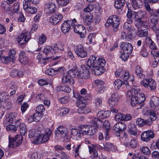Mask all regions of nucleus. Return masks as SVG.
<instances>
[{
  "label": "nucleus",
  "mask_w": 159,
  "mask_h": 159,
  "mask_svg": "<svg viewBox=\"0 0 159 159\" xmlns=\"http://www.w3.org/2000/svg\"><path fill=\"white\" fill-rule=\"evenodd\" d=\"M137 144V140L136 138L134 139H132L129 143V145L132 148H135Z\"/></svg>",
  "instance_id": "nucleus-58"
},
{
  "label": "nucleus",
  "mask_w": 159,
  "mask_h": 159,
  "mask_svg": "<svg viewBox=\"0 0 159 159\" xmlns=\"http://www.w3.org/2000/svg\"><path fill=\"white\" fill-rule=\"evenodd\" d=\"M137 16L138 19L145 18L147 17V14L146 12L144 11L139 10L137 12Z\"/></svg>",
  "instance_id": "nucleus-45"
},
{
  "label": "nucleus",
  "mask_w": 159,
  "mask_h": 159,
  "mask_svg": "<svg viewBox=\"0 0 159 159\" xmlns=\"http://www.w3.org/2000/svg\"><path fill=\"white\" fill-rule=\"evenodd\" d=\"M102 128L105 129V137L106 140H107L109 138L108 135L109 131L110 129V124L108 120H105L103 124Z\"/></svg>",
  "instance_id": "nucleus-29"
},
{
  "label": "nucleus",
  "mask_w": 159,
  "mask_h": 159,
  "mask_svg": "<svg viewBox=\"0 0 159 159\" xmlns=\"http://www.w3.org/2000/svg\"><path fill=\"white\" fill-rule=\"evenodd\" d=\"M139 88L133 89L128 91L127 98L130 99V103L132 107L136 106L140 104L145 100L144 94L140 92Z\"/></svg>",
  "instance_id": "nucleus-2"
},
{
  "label": "nucleus",
  "mask_w": 159,
  "mask_h": 159,
  "mask_svg": "<svg viewBox=\"0 0 159 159\" xmlns=\"http://www.w3.org/2000/svg\"><path fill=\"white\" fill-rule=\"evenodd\" d=\"M154 137L153 132L152 130H148L143 132L141 135V139L143 141L147 142L150 140Z\"/></svg>",
  "instance_id": "nucleus-14"
},
{
  "label": "nucleus",
  "mask_w": 159,
  "mask_h": 159,
  "mask_svg": "<svg viewBox=\"0 0 159 159\" xmlns=\"http://www.w3.org/2000/svg\"><path fill=\"white\" fill-rule=\"evenodd\" d=\"M149 105L150 107L155 110H159V98L156 96H153L151 99Z\"/></svg>",
  "instance_id": "nucleus-19"
},
{
  "label": "nucleus",
  "mask_w": 159,
  "mask_h": 159,
  "mask_svg": "<svg viewBox=\"0 0 159 159\" xmlns=\"http://www.w3.org/2000/svg\"><path fill=\"white\" fill-rule=\"evenodd\" d=\"M69 109L66 107H62L59 108L56 111V113L60 116H62L66 115L69 112Z\"/></svg>",
  "instance_id": "nucleus-36"
},
{
  "label": "nucleus",
  "mask_w": 159,
  "mask_h": 159,
  "mask_svg": "<svg viewBox=\"0 0 159 159\" xmlns=\"http://www.w3.org/2000/svg\"><path fill=\"white\" fill-rule=\"evenodd\" d=\"M15 59V58L13 57V56L11 57V56L9 55L7 57H2L1 61L2 62L6 64L9 61H12L13 62Z\"/></svg>",
  "instance_id": "nucleus-44"
},
{
  "label": "nucleus",
  "mask_w": 159,
  "mask_h": 159,
  "mask_svg": "<svg viewBox=\"0 0 159 159\" xmlns=\"http://www.w3.org/2000/svg\"><path fill=\"white\" fill-rule=\"evenodd\" d=\"M109 19H111V26L113 29L114 31H116L118 29L120 24V19L116 15H113L110 16Z\"/></svg>",
  "instance_id": "nucleus-17"
},
{
  "label": "nucleus",
  "mask_w": 159,
  "mask_h": 159,
  "mask_svg": "<svg viewBox=\"0 0 159 159\" xmlns=\"http://www.w3.org/2000/svg\"><path fill=\"white\" fill-rule=\"evenodd\" d=\"M62 82L64 84L66 83L70 85L73 84L75 82L73 79L69 75V73L63 74Z\"/></svg>",
  "instance_id": "nucleus-22"
},
{
  "label": "nucleus",
  "mask_w": 159,
  "mask_h": 159,
  "mask_svg": "<svg viewBox=\"0 0 159 159\" xmlns=\"http://www.w3.org/2000/svg\"><path fill=\"white\" fill-rule=\"evenodd\" d=\"M69 132V129L63 126H59L56 133L61 135L62 138H64L67 136Z\"/></svg>",
  "instance_id": "nucleus-25"
},
{
  "label": "nucleus",
  "mask_w": 159,
  "mask_h": 159,
  "mask_svg": "<svg viewBox=\"0 0 159 159\" xmlns=\"http://www.w3.org/2000/svg\"><path fill=\"white\" fill-rule=\"evenodd\" d=\"M133 22V20H128L124 24V29L130 32L134 31L135 30V29L134 26L131 25Z\"/></svg>",
  "instance_id": "nucleus-26"
},
{
  "label": "nucleus",
  "mask_w": 159,
  "mask_h": 159,
  "mask_svg": "<svg viewBox=\"0 0 159 159\" xmlns=\"http://www.w3.org/2000/svg\"><path fill=\"white\" fill-rule=\"evenodd\" d=\"M80 94L79 96V99L80 100H89L90 97L89 94L87 93V91L85 89H82L80 91Z\"/></svg>",
  "instance_id": "nucleus-32"
},
{
  "label": "nucleus",
  "mask_w": 159,
  "mask_h": 159,
  "mask_svg": "<svg viewBox=\"0 0 159 159\" xmlns=\"http://www.w3.org/2000/svg\"><path fill=\"white\" fill-rule=\"evenodd\" d=\"M47 38L46 36L43 34H42L39 37V44H42L46 42Z\"/></svg>",
  "instance_id": "nucleus-51"
},
{
  "label": "nucleus",
  "mask_w": 159,
  "mask_h": 159,
  "mask_svg": "<svg viewBox=\"0 0 159 159\" xmlns=\"http://www.w3.org/2000/svg\"><path fill=\"white\" fill-rule=\"evenodd\" d=\"M149 115V118L151 121L155 120L157 119L156 115L158 112L155 110H150L147 111Z\"/></svg>",
  "instance_id": "nucleus-39"
},
{
  "label": "nucleus",
  "mask_w": 159,
  "mask_h": 159,
  "mask_svg": "<svg viewBox=\"0 0 159 159\" xmlns=\"http://www.w3.org/2000/svg\"><path fill=\"white\" fill-rule=\"evenodd\" d=\"M58 6L64 7L67 5L69 0H57Z\"/></svg>",
  "instance_id": "nucleus-52"
},
{
  "label": "nucleus",
  "mask_w": 159,
  "mask_h": 159,
  "mask_svg": "<svg viewBox=\"0 0 159 159\" xmlns=\"http://www.w3.org/2000/svg\"><path fill=\"white\" fill-rule=\"evenodd\" d=\"M148 52L147 51L145 48L143 47L142 49L140 52L141 55L143 57H145L148 56Z\"/></svg>",
  "instance_id": "nucleus-63"
},
{
  "label": "nucleus",
  "mask_w": 159,
  "mask_h": 159,
  "mask_svg": "<svg viewBox=\"0 0 159 159\" xmlns=\"http://www.w3.org/2000/svg\"><path fill=\"white\" fill-rule=\"evenodd\" d=\"M75 51L78 57H79L84 58L87 56V52L84 50L83 46L82 45L76 46Z\"/></svg>",
  "instance_id": "nucleus-16"
},
{
  "label": "nucleus",
  "mask_w": 159,
  "mask_h": 159,
  "mask_svg": "<svg viewBox=\"0 0 159 159\" xmlns=\"http://www.w3.org/2000/svg\"><path fill=\"white\" fill-rule=\"evenodd\" d=\"M19 59V61L23 64H27L29 60L24 51H21L20 53Z\"/></svg>",
  "instance_id": "nucleus-31"
},
{
  "label": "nucleus",
  "mask_w": 159,
  "mask_h": 159,
  "mask_svg": "<svg viewBox=\"0 0 159 159\" xmlns=\"http://www.w3.org/2000/svg\"><path fill=\"white\" fill-rule=\"evenodd\" d=\"M118 102V98L115 93H113L111 95L108 102L110 106L112 107L117 105Z\"/></svg>",
  "instance_id": "nucleus-27"
},
{
  "label": "nucleus",
  "mask_w": 159,
  "mask_h": 159,
  "mask_svg": "<svg viewBox=\"0 0 159 159\" xmlns=\"http://www.w3.org/2000/svg\"><path fill=\"white\" fill-rule=\"evenodd\" d=\"M106 63L105 60L102 58H98L96 61V57L93 55L90 56L86 63L88 66L90 68L92 67V70L97 75H100L104 72Z\"/></svg>",
  "instance_id": "nucleus-1"
},
{
  "label": "nucleus",
  "mask_w": 159,
  "mask_h": 159,
  "mask_svg": "<svg viewBox=\"0 0 159 159\" xmlns=\"http://www.w3.org/2000/svg\"><path fill=\"white\" fill-rule=\"evenodd\" d=\"M135 72L138 78L142 79L144 78L145 75L143 73V70L140 66L137 65L136 66Z\"/></svg>",
  "instance_id": "nucleus-37"
},
{
  "label": "nucleus",
  "mask_w": 159,
  "mask_h": 159,
  "mask_svg": "<svg viewBox=\"0 0 159 159\" xmlns=\"http://www.w3.org/2000/svg\"><path fill=\"white\" fill-rule=\"evenodd\" d=\"M76 22V20H68L64 21L61 27V31L64 34H66L70 30L71 27L74 26L75 23Z\"/></svg>",
  "instance_id": "nucleus-5"
},
{
  "label": "nucleus",
  "mask_w": 159,
  "mask_h": 159,
  "mask_svg": "<svg viewBox=\"0 0 159 159\" xmlns=\"http://www.w3.org/2000/svg\"><path fill=\"white\" fill-rule=\"evenodd\" d=\"M20 119H19L15 121L16 125L17 126V128L20 130L26 128L25 125L24 123L20 122Z\"/></svg>",
  "instance_id": "nucleus-49"
},
{
  "label": "nucleus",
  "mask_w": 159,
  "mask_h": 159,
  "mask_svg": "<svg viewBox=\"0 0 159 159\" xmlns=\"http://www.w3.org/2000/svg\"><path fill=\"white\" fill-rule=\"evenodd\" d=\"M125 3V0H116L114 6L117 9H121L123 7Z\"/></svg>",
  "instance_id": "nucleus-42"
},
{
  "label": "nucleus",
  "mask_w": 159,
  "mask_h": 159,
  "mask_svg": "<svg viewBox=\"0 0 159 159\" xmlns=\"http://www.w3.org/2000/svg\"><path fill=\"white\" fill-rule=\"evenodd\" d=\"M70 99V98L69 96H66L60 98L59 99V101L61 103L66 104L69 102Z\"/></svg>",
  "instance_id": "nucleus-54"
},
{
  "label": "nucleus",
  "mask_w": 159,
  "mask_h": 159,
  "mask_svg": "<svg viewBox=\"0 0 159 159\" xmlns=\"http://www.w3.org/2000/svg\"><path fill=\"white\" fill-rule=\"evenodd\" d=\"M52 132L49 128H47L45 130V134H40L37 137L35 141V143H43L48 141L50 136Z\"/></svg>",
  "instance_id": "nucleus-4"
},
{
  "label": "nucleus",
  "mask_w": 159,
  "mask_h": 159,
  "mask_svg": "<svg viewBox=\"0 0 159 159\" xmlns=\"http://www.w3.org/2000/svg\"><path fill=\"white\" fill-rule=\"evenodd\" d=\"M159 17V9L155 11L154 14L149 17L150 21L152 24V26L153 28H155L157 24L158 17Z\"/></svg>",
  "instance_id": "nucleus-18"
},
{
  "label": "nucleus",
  "mask_w": 159,
  "mask_h": 159,
  "mask_svg": "<svg viewBox=\"0 0 159 159\" xmlns=\"http://www.w3.org/2000/svg\"><path fill=\"white\" fill-rule=\"evenodd\" d=\"M16 126V125L14 126L12 125H10L6 126L7 130V131L12 130L13 131H15L17 129V126Z\"/></svg>",
  "instance_id": "nucleus-62"
},
{
  "label": "nucleus",
  "mask_w": 159,
  "mask_h": 159,
  "mask_svg": "<svg viewBox=\"0 0 159 159\" xmlns=\"http://www.w3.org/2000/svg\"><path fill=\"white\" fill-rule=\"evenodd\" d=\"M125 124L122 122L117 123L113 127V132L116 136H119L120 135V132L124 131L125 129Z\"/></svg>",
  "instance_id": "nucleus-10"
},
{
  "label": "nucleus",
  "mask_w": 159,
  "mask_h": 159,
  "mask_svg": "<svg viewBox=\"0 0 159 159\" xmlns=\"http://www.w3.org/2000/svg\"><path fill=\"white\" fill-rule=\"evenodd\" d=\"M62 18L63 16L61 14L59 13H56L50 17L49 20L51 23L54 25H56L61 21Z\"/></svg>",
  "instance_id": "nucleus-23"
},
{
  "label": "nucleus",
  "mask_w": 159,
  "mask_h": 159,
  "mask_svg": "<svg viewBox=\"0 0 159 159\" xmlns=\"http://www.w3.org/2000/svg\"><path fill=\"white\" fill-rule=\"evenodd\" d=\"M133 7L135 10L141 7L142 2L141 0H134L131 2Z\"/></svg>",
  "instance_id": "nucleus-41"
},
{
  "label": "nucleus",
  "mask_w": 159,
  "mask_h": 159,
  "mask_svg": "<svg viewBox=\"0 0 159 159\" xmlns=\"http://www.w3.org/2000/svg\"><path fill=\"white\" fill-rule=\"evenodd\" d=\"M46 73L47 74L51 76H53L56 75L55 70H53L52 68L48 69L46 70Z\"/></svg>",
  "instance_id": "nucleus-60"
},
{
  "label": "nucleus",
  "mask_w": 159,
  "mask_h": 159,
  "mask_svg": "<svg viewBox=\"0 0 159 159\" xmlns=\"http://www.w3.org/2000/svg\"><path fill=\"white\" fill-rule=\"evenodd\" d=\"M113 84L115 89L118 90L121 86L123 82L120 80L117 79L114 81Z\"/></svg>",
  "instance_id": "nucleus-46"
},
{
  "label": "nucleus",
  "mask_w": 159,
  "mask_h": 159,
  "mask_svg": "<svg viewBox=\"0 0 159 159\" xmlns=\"http://www.w3.org/2000/svg\"><path fill=\"white\" fill-rule=\"evenodd\" d=\"M73 27L74 32L75 33L79 34L81 38L84 37L86 34V31L85 28L82 25L78 24L74 25Z\"/></svg>",
  "instance_id": "nucleus-11"
},
{
  "label": "nucleus",
  "mask_w": 159,
  "mask_h": 159,
  "mask_svg": "<svg viewBox=\"0 0 159 159\" xmlns=\"http://www.w3.org/2000/svg\"><path fill=\"white\" fill-rule=\"evenodd\" d=\"M56 10V5L53 2H49L45 4L44 11L47 13H54Z\"/></svg>",
  "instance_id": "nucleus-15"
},
{
  "label": "nucleus",
  "mask_w": 159,
  "mask_h": 159,
  "mask_svg": "<svg viewBox=\"0 0 159 159\" xmlns=\"http://www.w3.org/2000/svg\"><path fill=\"white\" fill-rule=\"evenodd\" d=\"M23 137L20 135H17L14 137L9 136V148H15L20 146L23 141Z\"/></svg>",
  "instance_id": "nucleus-3"
},
{
  "label": "nucleus",
  "mask_w": 159,
  "mask_h": 159,
  "mask_svg": "<svg viewBox=\"0 0 159 159\" xmlns=\"http://www.w3.org/2000/svg\"><path fill=\"white\" fill-rule=\"evenodd\" d=\"M120 78L124 80L123 84L126 86L128 89L130 88V86L129 84V81L131 82L134 80V76L130 75L128 71H125L123 75H120Z\"/></svg>",
  "instance_id": "nucleus-9"
},
{
  "label": "nucleus",
  "mask_w": 159,
  "mask_h": 159,
  "mask_svg": "<svg viewBox=\"0 0 159 159\" xmlns=\"http://www.w3.org/2000/svg\"><path fill=\"white\" fill-rule=\"evenodd\" d=\"M0 95L2 102L6 101L9 98V95L7 92H0Z\"/></svg>",
  "instance_id": "nucleus-47"
},
{
  "label": "nucleus",
  "mask_w": 159,
  "mask_h": 159,
  "mask_svg": "<svg viewBox=\"0 0 159 159\" xmlns=\"http://www.w3.org/2000/svg\"><path fill=\"white\" fill-rule=\"evenodd\" d=\"M151 53L153 54L154 58V60L153 61L152 66L153 67L155 68L157 66L158 63L159 62V52H155L152 51L151 52Z\"/></svg>",
  "instance_id": "nucleus-28"
},
{
  "label": "nucleus",
  "mask_w": 159,
  "mask_h": 159,
  "mask_svg": "<svg viewBox=\"0 0 159 159\" xmlns=\"http://www.w3.org/2000/svg\"><path fill=\"white\" fill-rule=\"evenodd\" d=\"M70 134L74 136H76L78 137H80L81 134L80 131L78 130L77 129L75 130H73L70 131Z\"/></svg>",
  "instance_id": "nucleus-61"
},
{
  "label": "nucleus",
  "mask_w": 159,
  "mask_h": 159,
  "mask_svg": "<svg viewBox=\"0 0 159 159\" xmlns=\"http://www.w3.org/2000/svg\"><path fill=\"white\" fill-rule=\"evenodd\" d=\"M42 115L41 114H40L39 112H36L33 115V117L34 119V121L37 122L39 121L41 118V116Z\"/></svg>",
  "instance_id": "nucleus-53"
},
{
  "label": "nucleus",
  "mask_w": 159,
  "mask_h": 159,
  "mask_svg": "<svg viewBox=\"0 0 159 159\" xmlns=\"http://www.w3.org/2000/svg\"><path fill=\"white\" fill-rule=\"evenodd\" d=\"M137 35L139 37H146L148 36V32L147 29L138 28Z\"/></svg>",
  "instance_id": "nucleus-34"
},
{
  "label": "nucleus",
  "mask_w": 159,
  "mask_h": 159,
  "mask_svg": "<svg viewBox=\"0 0 159 159\" xmlns=\"http://www.w3.org/2000/svg\"><path fill=\"white\" fill-rule=\"evenodd\" d=\"M23 9L27 12L31 14L36 13L37 11V9L35 7L31 6L28 2H25L23 3Z\"/></svg>",
  "instance_id": "nucleus-20"
},
{
  "label": "nucleus",
  "mask_w": 159,
  "mask_h": 159,
  "mask_svg": "<svg viewBox=\"0 0 159 159\" xmlns=\"http://www.w3.org/2000/svg\"><path fill=\"white\" fill-rule=\"evenodd\" d=\"M52 48V49L54 54L58 52H61L64 51V44L62 42H60L58 43L51 44Z\"/></svg>",
  "instance_id": "nucleus-12"
},
{
  "label": "nucleus",
  "mask_w": 159,
  "mask_h": 159,
  "mask_svg": "<svg viewBox=\"0 0 159 159\" xmlns=\"http://www.w3.org/2000/svg\"><path fill=\"white\" fill-rule=\"evenodd\" d=\"M83 18L84 24L87 25H89L93 22V16L90 13H84L83 14Z\"/></svg>",
  "instance_id": "nucleus-21"
},
{
  "label": "nucleus",
  "mask_w": 159,
  "mask_h": 159,
  "mask_svg": "<svg viewBox=\"0 0 159 159\" xmlns=\"http://www.w3.org/2000/svg\"><path fill=\"white\" fill-rule=\"evenodd\" d=\"M141 84L148 89L154 91L156 89V82L152 79H146L141 82Z\"/></svg>",
  "instance_id": "nucleus-6"
},
{
  "label": "nucleus",
  "mask_w": 159,
  "mask_h": 159,
  "mask_svg": "<svg viewBox=\"0 0 159 159\" xmlns=\"http://www.w3.org/2000/svg\"><path fill=\"white\" fill-rule=\"evenodd\" d=\"M129 132L130 135L135 136L137 135V130L136 125L133 123L130 124L128 126Z\"/></svg>",
  "instance_id": "nucleus-38"
},
{
  "label": "nucleus",
  "mask_w": 159,
  "mask_h": 159,
  "mask_svg": "<svg viewBox=\"0 0 159 159\" xmlns=\"http://www.w3.org/2000/svg\"><path fill=\"white\" fill-rule=\"evenodd\" d=\"M103 148L105 150L111 151L113 152L116 151V148L111 143H107L105 144H103Z\"/></svg>",
  "instance_id": "nucleus-35"
},
{
  "label": "nucleus",
  "mask_w": 159,
  "mask_h": 159,
  "mask_svg": "<svg viewBox=\"0 0 159 159\" xmlns=\"http://www.w3.org/2000/svg\"><path fill=\"white\" fill-rule=\"evenodd\" d=\"M45 110L44 106L43 105L40 104L36 107V111L39 113L40 114L43 115Z\"/></svg>",
  "instance_id": "nucleus-50"
},
{
  "label": "nucleus",
  "mask_w": 159,
  "mask_h": 159,
  "mask_svg": "<svg viewBox=\"0 0 159 159\" xmlns=\"http://www.w3.org/2000/svg\"><path fill=\"white\" fill-rule=\"evenodd\" d=\"M124 118V115L122 113H118L115 116V120L118 121L123 120Z\"/></svg>",
  "instance_id": "nucleus-55"
},
{
  "label": "nucleus",
  "mask_w": 159,
  "mask_h": 159,
  "mask_svg": "<svg viewBox=\"0 0 159 159\" xmlns=\"http://www.w3.org/2000/svg\"><path fill=\"white\" fill-rule=\"evenodd\" d=\"M83 100H80H80L77 102V105L79 108L80 109V110H81V111L79 112V113H87L89 112L90 111L89 110H88V111H86L85 110L86 109L85 106L86 105L84 102H82Z\"/></svg>",
  "instance_id": "nucleus-30"
},
{
  "label": "nucleus",
  "mask_w": 159,
  "mask_h": 159,
  "mask_svg": "<svg viewBox=\"0 0 159 159\" xmlns=\"http://www.w3.org/2000/svg\"><path fill=\"white\" fill-rule=\"evenodd\" d=\"M146 42L149 45V47L153 50H155L156 47L155 46L154 42L149 37H147L146 39Z\"/></svg>",
  "instance_id": "nucleus-43"
},
{
  "label": "nucleus",
  "mask_w": 159,
  "mask_h": 159,
  "mask_svg": "<svg viewBox=\"0 0 159 159\" xmlns=\"http://www.w3.org/2000/svg\"><path fill=\"white\" fill-rule=\"evenodd\" d=\"M80 134L82 135H92L93 134V131L92 128L89 125H81L79 126Z\"/></svg>",
  "instance_id": "nucleus-7"
},
{
  "label": "nucleus",
  "mask_w": 159,
  "mask_h": 159,
  "mask_svg": "<svg viewBox=\"0 0 159 159\" xmlns=\"http://www.w3.org/2000/svg\"><path fill=\"white\" fill-rule=\"evenodd\" d=\"M90 72L89 69L85 66L83 67L80 70V77L84 79H88L90 77Z\"/></svg>",
  "instance_id": "nucleus-24"
},
{
  "label": "nucleus",
  "mask_w": 159,
  "mask_h": 159,
  "mask_svg": "<svg viewBox=\"0 0 159 159\" xmlns=\"http://www.w3.org/2000/svg\"><path fill=\"white\" fill-rule=\"evenodd\" d=\"M29 132V136L30 138L35 137L37 135L36 130L34 129L30 130Z\"/></svg>",
  "instance_id": "nucleus-64"
},
{
  "label": "nucleus",
  "mask_w": 159,
  "mask_h": 159,
  "mask_svg": "<svg viewBox=\"0 0 159 159\" xmlns=\"http://www.w3.org/2000/svg\"><path fill=\"white\" fill-rule=\"evenodd\" d=\"M43 53L46 56H50L54 54L52 49V46H47L44 48L43 51Z\"/></svg>",
  "instance_id": "nucleus-40"
},
{
  "label": "nucleus",
  "mask_w": 159,
  "mask_h": 159,
  "mask_svg": "<svg viewBox=\"0 0 159 159\" xmlns=\"http://www.w3.org/2000/svg\"><path fill=\"white\" fill-rule=\"evenodd\" d=\"M140 150L145 155H149L151 153L150 149L147 147H143L142 148H141Z\"/></svg>",
  "instance_id": "nucleus-56"
},
{
  "label": "nucleus",
  "mask_w": 159,
  "mask_h": 159,
  "mask_svg": "<svg viewBox=\"0 0 159 159\" xmlns=\"http://www.w3.org/2000/svg\"><path fill=\"white\" fill-rule=\"evenodd\" d=\"M93 9V5L92 4H89L87 7L84 9V11L85 12L89 13L92 11Z\"/></svg>",
  "instance_id": "nucleus-57"
},
{
  "label": "nucleus",
  "mask_w": 159,
  "mask_h": 159,
  "mask_svg": "<svg viewBox=\"0 0 159 159\" xmlns=\"http://www.w3.org/2000/svg\"><path fill=\"white\" fill-rule=\"evenodd\" d=\"M13 123L12 120L10 119L9 117H7L4 120L3 125H4V126H7Z\"/></svg>",
  "instance_id": "nucleus-59"
},
{
  "label": "nucleus",
  "mask_w": 159,
  "mask_h": 159,
  "mask_svg": "<svg viewBox=\"0 0 159 159\" xmlns=\"http://www.w3.org/2000/svg\"><path fill=\"white\" fill-rule=\"evenodd\" d=\"M30 37V35L29 32L22 33L17 38L16 41L20 45L22 46L27 43Z\"/></svg>",
  "instance_id": "nucleus-8"
},
{
  "label": "nucleus",
  "mask_w": 159,
  "mask_h": 159,
  "mask_svg": "<svg viewBox=\"0 0 159 159\" xmlns=\"http://www.w3.org/2000/svg\"><path fill=\"white\" fill-rule=\"evenodd\" d=\"M120 47L125 53L130 54L132 52L133 46L131 43L127 42H122L120 43Z\"/></svg>",
  "instance_id": "nucleus-13"
},
{
  "label": "nucleus",
  "mask_w": 159,
  "mask_h": 159,
  "mask_svg": "<svg viewBox=\"0 0 159 159\" xmlns=\"http://www.w3.org/2000/svg\"><path fill=\"white\" fill-rule=\"evenodd\" d=\"M102 121L100 119L98 118H95L94 120V122L93 125L91 126L92 127V129H93L94 130V132L98 129L99 126H101L102 125Z\"/></svg>",
  "instance_id": "nucleus-33"
},
{
  "label": "nucleus",
  "mask_w": 159,
  "mask_h": 159,
  "mask_svg": "<svg viewBox=\"0 0 159 159\" xmlns=\"http://www.w3.org/2000/svg\"><path fill=\"white\" fill-rule=\"evenodd\" d=\"M69 73L75 77L80 78V70L79 71L77 69H72L69 71Z\"/></svg>",
  "instance_id": "nucleus-48"
}]
</instances>
